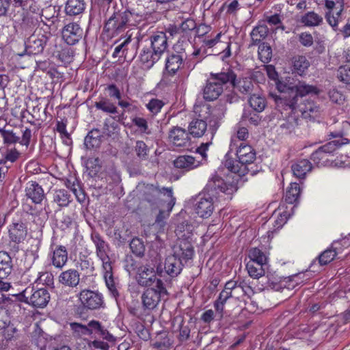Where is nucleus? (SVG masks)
Wrapping results in <instances>:
<instances>
[{"mask_svg":"<svg viewBox=\"0 0 350 350\" xmlns=\"http://www.w3.org/2000/svg\"><path fill=\"white\" fill-rule=\"evenodd\" d=\"M277 90L286 95H283L277 100L278 105L284 107L285 109H296V104L299 97H304L308 94L317 95L319 93L318 88L312 85L299 82L298 85H293L280 79L275 81Z\"/></svg>","mask_w":350,"mask_h":350,"instance_id":"obj_1","label":"nucleus"},{"mask_svg":"<svg viewBox=\"0 0 350 350\" xmlns=\"http://www.w3.org/2000/svg\"><path fill=\"white\" fill-rule=\"evenodd\" d=\"M237 75L231 70L227 72L211 73L203 90V97L206 100L213 101L219 98L224 91V85L230 82L236 86Z\"/></svg>","mask_w":350,"mask_h":350,"instance_id":"obj_2","label":"nucleus"},{"mask_svg":"<svg viewBox=\"0 0 350 350\" xmlns=\"http://www.w3.org/2000/svg\"><path fill=\"white\" fill-rule=\"evenodd\" d=\"M241 150V128H238L237 134L232 137L230 149L225 156L224 162L225 167L231 173L232 180L239 185L241 180V157L239 152ZM228 178L230 176L228 175Z\"/></svg>","mask_w":350,"mask_h":350,"instance_id":"obj_3","label":"nucleus"},{"mask_svg":"<svg viewBox=\"0 0 350 350\" xmlns=\"http://www.w3.org/2000/svg\"><path fill=\"white\" fill-rule=\"evenodd\" d=\"M137 14L129 11L115 12L105 22L104 31L110 37H114L124 32L129 26L135 25L133 19Z\"/></svg>","mask_w":350,"mask_h":350,"instance_id":"obj_4","label":"nucleus"},{"mask_svg":"<svg viewBox=\"0 0 350 350\" xmlns=\"http://www.w3.org/2000/svg\"><path fill=\"white\" fill-rule=\"evenodd\" d=\"M143 198L151 206L166 203V208L171 211L175 204L176 198L173 196L172 187H162L148 185L145 187Z\"/></svg>","mask_w":350,"mask_h":350,"instance_id":"obj_5","label":"nucleus"},{"mask_svg":"<svg viewBox=\"0 0 350 350\" xmlns=\"http://www.w3.org/2000/svg\"><path fill=\"white\" fill-rule=\"evenodd\" d=\"M166 293L167 291L161 280H159L157 284L154 287L146 289L141 296L143 312L135 314L137 317L143 319L144 316L150 314V312L158 306L161 296Z\"/></svg>","mask_w":350,"mask_h":350,"instance_id":"obj_6","label":"nucleus"},{"mask_svg":"<svg viewBox=\"0 0 350 350\" xmlns=\"http://www.w3.org/2000/svg\"><path fill=\"white\" fill-rule=\"evenodd\" d=\"M239 186L234 180L226 183L222 178L217 174H213L208 180L204 191L208 196L213 198H220L223 195L230 196L237 191Z\"/></svg>","mask_w":350,"mask_h":350,"instance_id":"obj_7","label":"nucleus"},{"mask_svg":"<svg viewBox=\"0 0 350 350\" xmlns=\"http://www.w3.org/2000/svg\"><path fill=\"white\" fill-rule=\"evenodd\" d=\"M250 260L246 263L245 268L250 276L259 278L265 275L267 267L268 258L267 255L257 247L249 251Z\"/></svg>","mask_w":350,"mask_h":350,"instance_id":"obj_8","label":"nucleus"},{"mask_svg":"<svg viewBox=\"0 0 350 350\" xmlns=\"http://www.w3.org/2000/svg\"><path fill=\"white\" fill-rule=\"evenodd\" d=\"M146 264L139 266L137 269L136 280L137 284L141 286L149 287L152 286L154 283L157 284V281L159 280L157 278V273L160 276L162 275V270L160 269L159 266Z\"/></svg>","mask_w":350,"mask_h":350,"instance_id":"obj_9","label":"nucleus"},{"mask_svg":"<svg viewBox=\"0 0 350 350\" xmlns=\"http://www.w3.org/2000/svg\"><path fill=\"white\" fill-rule=\"evenodd\" d=\"M25 302L36 308L45 307L50 300V294L44 288L35 289L33 286L27 287L23 292Z\"/></svg>","mask_w":350,"mask_h":350,"instance_id":"obj_10","label":"nucleus"},{"mask_svg":"<svg viewBox=\"0 0 350 350\" xmlns=\"http://www.w3.org/2000/svg\"><path fill=\"white\" fill-rule=\"evenodd\" d=\"M342 145L340 140H332L320 146L312 153L310 159L318 167L326 166L329 163V157Z\"/></svg>","mask_w":350,"mask_h":350,"instance_id":"obj_11","label":"nucleus"},{"mask_svg":"<svg viewBox=\"0 0 350 350\" xmlns=\"http://www.w3.org/2000/svg\"><path fill=\"white\" fill-rule=\"evenodd\" d=\"M77 297L83 309L86 310H99L105 306L103 296L98 291L83 289Z\"/></svg>","mask_w":350,"mask_h":350,"instance_id":"obj_12","label":"nucleus"},{"mask_svg":"<svg viewBox=\"0 0 350 350\" xmlns=\"http://www.w3.org/2000/svg\"><path fill=\"white\" fill-rule=\"evenodd\" d=\"M187 55L185 52L172 53L168 55L165 60V72H163V80L170 76H174L179 70L184 67Z\"/></svg>","mask_w":350,"mask_h":350,"instance_id":"obj_13","label":"nucleus"},{"mask_svg":"<svg viewBox=\"0 0 350 350\" xmlns=\"http://www.w3.org/2000/svg\"><path fill=\"white\" fill-rule=\"evenodd\" d=\"M294 213L291 207H288L285 203H280L278 208L272 213L269 221L272 223L273 230L280 229Z\"/></svg>","mask_w":350,"mask_h":350,"instance_id":"obj_14","label":"nucleus"},{"mask_svg":"<svg viewBox=\"0 0 350 350\" xmlns=\"http://www.w3.org/2000/svg\"><path fill=\"white\" fill-rule=\"evenodd\" d=\"M62 38L69 45H75L83 38V30L77 23L66 24L62 30Z\"/></svg>","mask_w":350,"mask_h":350,"instance_id":"obj_15","label":"nucleus"},{"mask_svg":"<svg viewBox=\"0 0 350 350\" xmlns=\"http://www.w3.org/2000/svg\"><path fill=\"white\" fill-rule=\"evenodd\" d=\"M213 198L210 196H205L201 193L195 198L194 209L200 217L208 218L212 215L214 210Z\"/></svg>","mask_w":350,"mask_h":350,"instance_id":"obj_16","label":"nucleus"},{"mask_svg":"<svg viewBox=\"0 0 350 350\" xmlns=\"http://www.w3.org/2000/svg\"><path fill=\"white\" fill-rule=\"evenodd\" d=\"M91 239L96 247V256L102 261V266L111 264L108 255L109 252L108 243L105 241L98 232L92 233L91 234Z\"/></svg>","mask_w":350,"mask_h":350,"instance_id":"obj_17","label":"nucleus"},{"mask_svg":"<svg viewBox=\"0 0 350 350\" xmlns=\"http://www.w3.org/2000/svg\"><path fill=\"white\" fill-rule=\"evenodd\" d=\"M46 42V36L31 34L25 42V52L29 55L40 54L44 51Z\"/></svg>","mask_w":350,"mask_h":350,"instance_id":"obj_18","label":"nucleus"},{"mask_svg":"<svg viewBox=\"0 0 350 350\" xmlns=\"http://www.w3.org/2000/svg\"><path fill=\"white\" fill-rule=\"evenodd\" d=\"M169 140L176 147H187L190 145L189 133L180 126H174L169 131Z\"/></svg>","mask_w":350,"mask_h":350,"instance_id":"obj_19","label":"nucleus"},{"mask_svg":"<svg viewBox=\"0 0 350 350\" xmlns=\"http://www.w3.org/2000/svg\"><path fill=\"white\" fill-rule=\"evenodd\" d=\"M291 113L299 112L303 118L310 119L316 118L319 112V107L312 100H306L299 104L297 103L296 109L291 110Z\"/></svg>","mask_w":350,"mask_h":350,"instance_id":"obj_20","label":"nucleus"},{"mask_svg":"<svg viewBox=\"0 0 350 350\" xmlns=\"http://www.w3.org/2000/svg\"><path fill=\"white\" fill-rule=\"evenodd\" d=\"M58 282L64 286L76 288L80 282V273L75 269L62 271L58 276Z\"/></svg>","mask_w":350,"mask_h":350,"instance_id":"obj_21","label":"nucleus"},{"mask_svg":"<svg viewBox=\"0 0 350 350\" xmlns=\"http://www.w3.org/2000/svg\"><path fill=\"white\" fill-rule=\"evenodd\" d=\"M256 159V152H248L242 154V181H245L246 175L254 176L258 172L257 165L254 161Z\"/></svg>","mask_w":350,"mask_h":350,"instance_id":"obj_22","label":"nucleus"},{"mask_svg":"<svg viewBox=\"0 0 350 350\" xmlns=\"http://www.w3.org/2000/svg\"><path fill=\"white\" fill-rule=\"evenodd\" d=\"M25 196L34 204H40L45 197L42 187L36 181H30L26 184Z\"/></svg>","mask_w":350,"mask_h":350,"instance_id":"obj_23","label":"nucleus"},{"mask_svg":"<svg viewBox=\"0 0 350 350\" xmlns=\"http://www.w3.org/2000/svg\"><path fill=\"white\" fill-rule=\"evenodd\" d=\"M301 188L299 185L297 183H291L286 189L284 200L280 203H285L288 205V207H291L292 210L294 211L298 203Z\"/></svg>","mask_w":350,"mask_h":350,"instance_id":"obj_24","label":"nucleus"},{"mask_svg":"<svg viewBox=\"0 0 350 350\" xmlns=\"http://www.w3.org/2000/svg\"><path fill=\"white\" fill-rule=\"evenodd\" d=\"M193 247L190 241L180 239L174 248V255L181 260H188L193 256Z\"/></svg>","mask_w":350,"mask_h":350,"instance_id":"obj_25","label":"nucleus"},{"mask_svg":"<svg viewBox=\"0 0 350 350\" xmlns=\"http://www.w3.org/2000/svg\"><path fill=\"white\" fill-rule=\"evenodd\" d=\"M51 264L62 269L68 261V252L64 246H57L49 255Z\"/></svg>","mask_w":350,"mask_h":350,"instance_id":"obj_26","label":"nucleus"},{"mask_svg":"<svg viewBox=\"0 0 350 350\" xmlns=\"http://www.w3.org/2000/svg\"><path fill=\"white\" fill-rule=\"evenodd\" d=\"M182 260L174 254L168 256L165 261V271L172 278L179 275L183 269Z\"/></svg>","mask_w":350,"mask_h":350,"instance_id":"obj_27","label":"nucleus"},{"mask_svg":"<svg viewBox=\"0 0 350 350\" xmlns=\"http://www.w3.org/2000/svg\"><path fill=\"white\" fill-rule=\"evenodd\" d=\"M150 48L161 57L167 48V38L165 33L159 31L150 38Z\"/></svg>","mask_w":350,"mask_h":350,"instance_id":"obj_28","label":"nucleus"},{"mask_svg":"<svg viewBox=\"0 0 350 350\" xmlns=\"http://www.w3.org/2000/svg\"><path fill=\"white\" fill-rule=\"evenodd\" d=\"M36 24L33 18L29 16H23L21 22H15L14 29L16 33L26 37L33 33Z\"/></svg>","mask_w":350,"mask_h":350,"instance_id":"obj_29","label":"nucleus"},{"mask_svg":"<svg viewBox=\"0 0 350 350\" xmlns=\"http://www.w3.org/2000/svg\"><path fill=\"white\" fill-rule=\"evenodd\" d=\"M201 165H202V161L196 160L195 157L191 155H181L174 161L175 167L185 171L192 170Z\"/></svg>","mask_w":350,"mask_h":350,"instance_id":"obj_30","label":"nucleus"},{"mask_svg":"<svg viewBox=\"0 0 350 350\" xmlns=\"http://www.w3.org/2000/svg\"><path fill=\"white\" fill-rule=\"evenodd\" d=\"M27 230L24 223H13L9 228V237L12 241L19 243L25 240Z\"/></svg>","mask_w":350,"mask_h":350,"instance_id":"obj_31","label":"nucleus"},{"mask_svg":"<svg viewBox=\"0 0 350 350\" xmlns=\"http://www.w3.org/2000/svg\"><path fill=\"white\" fill-rule=\"evenodd\" d=\"M89 329L90 331V335L95 334L99 338L109 342H114L116 340L115 337L98 321H90L89 322Z\"/></svg>","mask_w":350,"mask_h":350,"instance_id":"obj_32","label":"nucleus"},{"mask_svg":"<svg viewBox=\"0 0 350 350\" xmlns=\"http://www.w3.org/2000/svg\"><path fill=\"white\" fill-rule=\"evenodd\" d=\"M299 22L307 27H318L323 23V18L314 11H308L301 16Z\"/></svg>","mask_w":350,"mask_h":350,"instance_id":"obj_33","label":"nucleus"},{"mask_svg":"<svg viewBox=\"0 0 350 350\" xmlns=\"http://www.w3.org/2000/svg\"><path fill=\"white\" fill-rule=\"evenodd\" d=\"M13 265L12 258L4 251L0 252V279L7 278L12 273Z\"/></svg>","mask_w":350,"mask_h":350,"instance_id":"obj_34","label":"nucleus"},{"mask_svg":"<svg viewBox=\"0 0 350 350\" xmlns=\"http://www.w3.org/2000/svg\"><path fill=\"white\" fill-rule=\"evenodd\" d=\"M291 169L295 176L302 179L312 170V164L308 159H301L293 164Z\"/></svg>","mask_w":350,"mask_h":350,"instance_id":"obj_35","label":"nucleus"},{"mask_svg":"<svg viewBox=\"0 0 350 350\" xmlns=\"http://www.w3.org/2000/svg\"><path fill=\"white\" fill-rule=\"evenodd\" d=\"M160 58L161 56L156 54L150 47L143 48L139 55L140 62L148 68L153 66Z\"/></svg>","mask_w":350,"mask_h":350,"instance_id":"obj_36","label":"nucleus"},{"mask_svg":"<svg viewBox=\"0 0 350 350\" xmlns=\"http://www.w3.org/2000/svg\"><path fill=\"white\" fill-rule=\"evenodd\" d=\"M207 129V120L194 119L189 124V135L194 137H202Z\"/></svg>","mask_w":350,"mask_h":350,"instance_id":"obj_37","label":"nucleus"},{"mask_svg":"<svg viewBox=\"0 0 350 350\" xmlns=\"http://www.w3.org/2000/svg\"><path fill=\"white\" fill-rule=\"evenodd\" d=\"M303 273H300L284 278L280 281L278 286L273 285V288L276 291H280L282 288L293 289L298 284L302 282V280H301V275Z\"/></svg>","mask_w":350,"mask_h":350,"instance_id":"obj_38","label":"nucleus"},{"mask_svg":"<svg viewBox=\"0 0 350 350\" xmlns=\"http://www.w3.org/2000/svg\"><path fill=\"white\" fill-rule=\"evenodd\" d=\"M85 8L84 0H68L65 6V12L69 16H77L83 13Z\"/></svg>","mask_w":350,"mask_h":350,"instance_id":"obj_39","label":"nucleus"},{"mask_svg":"<svg viewBox=\"0 0 350 350\" xmlns=\"http://www.w3.org/2000/svg\"><path fill=\"white\" fill-rule=\"evenodd\" d=\"M102 137L101 131L99 129H94L85 137L84 145L88 149L97 148L101 143Z\"/></svg>","mask_w":350,"mask_h":350,"instance_id":"obj_40","label":"nucleus"},{"mask_svg":"<svg viewBox=\"0 0 350 350\" xmlns=\"http://www.w3.org/2000/svg\"><path fill=\"white\" fill-rule=\"evenodd\" d=\"M0 135L3 139V144L6 147L19 142L20 136L14 129H8L5 127L0 128Z\"/></svg>","mask_w":350,"mask_h":350,"instance_id":"obj_41","label":"nucleus"},{"mask_svg":"<svg viewBox=\"0 0 350 350\" xmlns=\"http://www.w3.org/2000/svg\"><path fill=\"white\" fill-rule=\"evenodd\" d=\"M310 66V62L304 55L295 56L293 60V72L300 76L304 75Z\"/></svg>","mask_w":350,"mask_h":350,"instance_id":"obj_42","label":"nucleus"},{"mask_svg":"<svg viewBox=\"0 0 350 350\" xmlns=\"http://www.w3.org/2000/svg\"><path fill=\"white\" fill-rule=\"evenodd\" d=\"M104 271V278L106 285L113 297L118 296V291L116 287L115 282L113 277L111 264L103 266Z\"/></svg>","mask_w":350,"mask_h":350,"instance_id":"obj_43","label":"nucleus"},{"mask_svg":"<svg viewBox=\"0 0 350 350\" xmlns=\"http://www.w3.org/2000/svg\"><path fill=\"white\" fill-rule=\"evenodd\" d=\"M53 201L57 203L59 207H65L68 206L72 201V198L68 191L59 189L56 190L53 194Z\"/></svg>","mask_w":350,"mask_h":350,"instance_id":"obj_44","label":"nucleus"},{"mask_svg":"<svg viewBox=\"0 0 350 350\" xmlns=\"http://www.w3.org/2000/svg\"><path fill=\"white\" fill-rule=\"evenodd\" d=\"M66 186L70 189L75 195L77 200L79 202H83L85 200V195L84 191L79 186V182L76 178L68 179L66 181Z\"/></svg>","mask_w":350,"mask_h":350,"instance_id":"obj_45","label":"nucleus"},{"mask_svg":"<svg viewBox=\"0 0 350 350\" xmlns=\"http://www.w3.org/2000/svg\"><path fill=\"white\" fill-rule=\"evenodd\" d=\"M250 106L254 111L260 113L264 111L267 106V101L265 97L258 94H252L248 100Z\"/></svg>","mask_w":350,"mask_h":350,"instance_id":"obj_46","label":"nucleus"},{"mask_svg":"<svg viewBox=\"0 0 350 350\" xmlns=\"http://www.w3.org/2000/svg\"><path fill=\"white\" fill-rule=\"evenodd\" d=\"M329 136L332 137H340L341 139L337 140L342 142V145L347 144L350 141V122L347 121L342 122L340 131L336 133H331Z\"/></svg>","mask_w":350,"mask_h":350,"instance_id":"obj_47","label":"nucleus"},{"mask_svg":"<svg viewBox=\"0 0 350 350\" xmlns=\"http://www.w3.org/2000/svg\"><path fill=\"white\" fill-rule=\"evenodd\" d=\"M94 106L97 109L107 113L115 114L117 113V107L106 98H101L99 101L95 103Z\"/></svg>","mask_w":350,"mask_h":350,"instance_id":"obj_48","label":"nucleus"},{"mask_svg":"<svg viewBox=\"0 0 350 350\" xmlns=\"http://www.w3.org/2000/svg\"><path fill=\"white\" fill-rule=\"evenodd\" d=\"M70 327L72 336L75 338L90 335L89 323L88 325H85L79 323L73 322L70 323Z\"/></svg>","mask_w":350,"mask_h":350,"instance_id":"obj_49","label":"nucleus"},{"mask_svg":"<svg viewBox=\"0 0 350 350\" xmlns=\"http://www.w3.org/2000/svg\"><path fill=\"white\" fill-rule=\"evenodd\" d=\"M258 57L263 63H268L272 57V49L269 45L263 42L258 46Z\"/></svg>","mask_w":350,"mask_h":350,"instance_id":"obj_50","label":"nucleus"},{"mask_svg":"<svg viewBox=\"0 0 350 350\" xmlns=\"http://www.w3.org/2000/svg\"><path fill=\"white\" fill-rule=\"evenodd\" d=\"M337 252L332 248H327L319 256V262L321 265H325L332 262L338 255Z\"/></svg>","mask_w":350,"mask_h":350,"instance_id":"obj_51","label":"nucleus"},{"mask_svg":"<svg viewBox=\"0 0 350 350\" xmlns=\"http://www.w3.org/2000/svg\"><path fill=\"white\" fill-rule=\"evenodd\" d=\"M8 310L3 308L0 307V329H7L8 331L16 332V328L13 327L11 324L10 319L7 315Z\"/></svg>","mask_w":350,"mask_h":350,"instance_id":"obj_52","label":"nucleus"},{"mask_svg":"<svg viewBox=\"0 0 350 350\" xmlns=\"http://www.w3.org/2000/svg\"><path fill=\"white\" fill-rule=\"evenodd\" d=\"M267 34V28L266 26L260 25L254 28L250 33L251 38L254 43L260 42Z\"/></svg>","mask_w":350,"mask_h":350,"instance_id":"obj_53","label":"nucleus"},{"mask_svg":"<svg viewBox=\"0 0 350 350\" xmlns=\"http://www.w3.org/2000/svg\"><path fill=\"white\" fill-rule=\"evenodd\" d=\"M134 148L136 155L139 160L143 161L148 159L149 148L145 142L141 140L137 141Z\"/></svg>","mask_w":350,"mask_h":350,"instance_id":"obj_54","label":"nucleus"},{"mask_svg":"<svg viewBox=\"0 0 350 350\" xmlns=\"http://www.w3.org/2000/svg\"><path fill=\"white\" fill-rule=\"evenodd\" d=\"M130 248L132 252L137 256H142L145 252V246L143 242L138 238H133L130 242Z\"/></svg>","mask_w":350,"mask_h":350,"instance_id":"obj_55","label":"nucleus"},{"mask_svg":"<svg viewBox=\"0 0 350 350\" xmlns=\"http://www.w3.org/2000/svg\"><path fill=\"white\" fill-rule=\"evenodd\" d=\"M328 95L330 100L338 105L343 104L346 99L345 95L336 88L331 89L328 92Z\"/></svg>","mask_w":350,"mask_h":350,"instance_id":"obj_56","label":"nucleus"},{"mask_svg":"<svg viewBox=\"0 0 350 350\" xmlns=\"http://www.w3.org/2000/svg\"><path fill=\"white\" fill-rule=\"evenodd\" d=\"M244 295H242V302H244V306H242V315H245L244 312L249 313L256 312L258 307L256 303L249 296L246 297V299L243 298Z\"/></svg>","mask_w":350,"mask_h":350,"instance_id":"obj_57","label":"nucleus"},{"mask_svg":"<svg viewBox=\"0 0 350 350\" xmlns=\"http://www.w3.org/2000/svg\"><path fill=\"white\" fill-rule=\"evenodd\" d=\"M36 282L51 286L54 284L53 275L50 271L40 272Z\"/></svg>","mask_w":350,"mask_h":350,"instance_id":"obj_58","label":"nucleus"},{"mask_svg":"<svg viewBox=\"0 0 350 350\" xmlns=\"http://www.w3.org/2000/svg\"><path fill=\"white\" fill-rule=\"evenodd\" d=\"M350 246L349 237H345L338 241H334L332 243V248H334L339 254L342 252L344 249L348 248Z\"/></svg>","mask_w":350,"mask_h":350,"instance_id":"obj_59","label":"nucleus"},{"mask_svg":"<svg viewBox=\"0 0 350 350\" xmlns=\"http://www.w3.org/2000/svg\"><path fill=\"white\" fill-rule=\"evenodd\" d=\"M338 79L340 81L350 84V66L345 65L339 67L338 70Z\"/></svg>","mask_w":350,"mask_h":350,"instance_id":"obj_60","label":"nucleus"},{"mask_svg":"<svg viewBox=\"0 0 350 350\" xmlns=\"http://www.w3.org/2000/svg\"><path fill=\"white\" fill-rule=\"evenodd\" d=\"M3 155L5 162L10 161L14 163L18 159L20 152L15 148H9L7 147Z\"/></svg>","mask_w":350,"mask_h":350,"instance_id":"obj_61","label":"nucleus"},{"mask_svg":"<svg viewBox=\"0 0 350 350\" xmlns=\"http://www.w3.org/2000/svg\"><path fill=\"white\" fill-rule=\"evenodd\" d=\"M298 40L301 44L306 47H310L314 43L313 37L308 31L301 33L298 36Z\"/></svg>","mask_w":350,"mask_h":350,"instance_id":"obj_62","label":"nucleus"},{"mask_svg":"<svg viewBox=\"0 0 350 350\" xmlns=\"http://www.w3.org/2000/svg\"><path fill=\"white\" fill-rule=\"evenodd\" d=\"M31 116L36 120L44 121L46 118V108L40 105L33 107Z\"/></svg>","mask_w":350,"mask_h":350,"instance_id":"obj_63","label":"nucleus"},{"mask_svg":"<svg viewBox=\"0 0 350 350\" xmlns=\"http://www.w3.org/2000/svg\"><path fill=\"white\" fill-rule=\"evenodd\" d=\"M163 105L161 100L153 98L150 100L146 107L151 113L157 114L161 111Z\"/></svg>","mask_w":350,"mask_h":350,"instance_id":"obj_64","label":"nucleus"}]
</instances>
